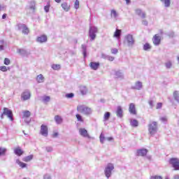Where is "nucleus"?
<instances>
[{"label":"nucleus","mask_w":179,"mask_h":179,"mask_svg":"<svg viewBox=\"0 0 179 179\" xmlns=\"http://www.w3.org/2000/svg\"><path fill=\"white\" fill-rule=\"evenodd\" d=\"M77 110L79 113L85 114V115H90V114H92V109L85 106H78Z\"/></svg>","instance_id":"nucleus-1"},{"label":"nucleus","mask_w":179,"mask_h":179,"mask_svg":"<svg viewBox=\"0 0 179 179\" xmlns=\"http://www.w3.org/2000/svg\"><path fill=\"white\" fill-rule=\"evenodd\" d=\"M148 132L150 135H155L157 132V122H152L148 124Z\"/></svg>","instance_id":"nucleus-2"},{"label":"nucleus","mask_w":179,"mask_h":179,"mask_svg":"<svg viewBox=\"0 0 179 179\" xmlns=\"http://www.w3.org/2000/svg\"><path fill=\"white\" fill-rule=\"evenodd\" d=\"M114 170V164L109 163L105 168V175L107 178H110L111 176V171Z\"/></svg>","instance_id":"nucleus-3"},{"label":"nucleus","mask_w":179,"mask_h":179,"mask_svg":"<svg viewBox=\"0 0 179 179\" xmlns=\"http://www.w3.org/2000/svg\"><path fill=\"white\" fill-rule=\"evenodd\" d=\"M169 164H171L172 167L175 171L179 170V159L178 158H171L169 159Z\"/></svg>","instance_id":"nucleus-4"},{"label":"nucleus","mask_w":179,"mask_h":179,"mask_svg":"<svg viewBox=\"0 0 179 179\" xmlns=\"http://www.w3.org/2000/svg\"><path fill=\"white\" fill-rule=\"evenodd\" d=\"M3 115H7L8 118L10 120V121H13V113L12 110H9L8 108H3V112L1 114V118H3Z\"/></svg>","instance_id":"nucleus-5"},{"label":"nucleus","mask_w":179,"mask_h":179,"mask_svg":"<svg viewBox=\"0 0 179 179\" xmlns=\"http://www.w3.org/2000/svg\"><path fill=\"white\" fill-rule=\"evenodd\" d=\"M97 31H99V30L97 29V27H91L90 28L89 36L91 38L90 39L91 41H93V40H94L96 38V33H97Z\"/></svg>","instance_id":"nucleus-6"},{"label":"nucleus","mask_w":179,"mask_h":179,"mask_svg":"<svg viewBox=\"0 0 179 179\" xmlns=\"http://www.w3.org/2000/svg\"><path fill=\"white\" fill-rule=\"evenodd\" d=\"M40 134L41 135H42V136H45V138H47V136H48V126L45 124H42L41 126Z\"/></svg>","instance_id":"nucleus-7"},{"label":"nucleus","mask_w":179,"mask_h":179,"mask_svg":"<svg viewBox=\"0 0 179 179\" xmlns=\"http://www.w3.org/2000/svg\"><path fill=\"white\" fill-rule=\"evenodd\" d=\"M162 41V38L159 34H155L152 38V43L154 45H159Z\"/></svg>","instance_id":"nucleus-8"},{"label":"nucleus","mask_w":179,"mask_h":179,"mask_svg":"<svg viewBox=\"0 0 179 179\" xmlns=\"http://www.w3.org/2000/svg\"><path fill=\"white\" fill-rule=\"evenodd\" d=\"M31 96V94H30V92L24 91L21 94V99H22V100H24V101H26V100H29V99H30Z\"/></svg>","instance_id":"nucleus-9"},{"label":"nucleus","mask_w":179,"mask_h":179,"mask_svg":"<svg viewBox=\"0 0 179 179\" xmlns=\"http://www.w3.org/2000/svg\"><path fill=\"white\" fill-rule=\"evenodd\" d=\"M129 111L133 115H136V108L135 107V103H131L129 104Z\"/></svg>","instance_id":"nucleus-10"},{"label":"nucleus","mask_w":179,"mask_h":179,"mask_svg":"<svg viewBox=\"0 0 179 179\" xmlns=\"http://www.w3.org/2000/svg\"><path fill=\"white\" fill-rule=\"evenodd\" d=\"M126 41L128 45H134V43H135V41L134 40V36H132V35L131 34H129L126 36Z\"/></svg>","instance_id":"nucleus-11"},{"label":"nucleus","mask_w":179,"mask_h":179,"mask_svg":"<svg viewBox=\"0 0 179 179\" xmlns=\"http://www.w3.org/2000/svg\"><path fill=\"white\" fill-rule=\"evenodd\" d=\"M79 134L81 136H84V138H90L89 133H87V130L84 128L79 129Z\"/></svg>","instance_id":"nucleus-12"},{"label":"nucleus","mask_w":179,"mask_h":179,"mask_svg":"<svg viewBox=\"0 0 179 179\" xmlns=\"http://www.w3.org/2000/svg\"><path fill=\"white\" fill-rule=\"evenodd\" d=\"M14 153L17 156L20 157L24 153V151H23V150H22V148L20 147H17V148H14Z\"/></svg>","instance_id":"nucleus-13"},{"label":"nucleus","mask_w":179,"mask_h":179,"mask_svg":"<svg viewBox=\"0 0 179 179\" xmlns=\"http://www.w3.org/2000/svg\"><path fill=\"white\" fill-rule=\"evenodd\" d=\"M18 29H22V33L24 34H29V28L26 26V24H19L18 25Z\"/></svg>","instance_id":"nucleus-14"},{"label":"nucleus","mask_w":179,"mask_h":179,"mask_svg":"<svg viewBox=\"0 0 179 179\" xmlns=\"http://www.w3.org/2000/svg\"><path fill=\"white\" fill-rule=\"evenodd\" d=\"M137 156H146L148 155V150L146 149H140L136 151Z\"/></svg>","instance_id":"nucleus-15"},{"label":"nucleus","mask_w":179,"mask_h":179,"mask_svg":"<svg viewBox=\"0 0 179 179\" xmlns=\"http://www.w3.org/2000/svg\"><path fill=\"white\" fill-rule=\"evenodd\" d=\"M136 15H138V16H141L142 19H145L146 17V13H143L142 10L137 8L135 10Z\"/></svg>","instance_id":"nucleus-16"},{"label":"nucleus","mask_w":179,"mask_h":179,"mask_svg":"<svg viewBox=\"0 0 179 179\" xmlns=\"http://www.w3.org/2000/svg\"><path fill=\"white\" fill-rule=\"evenodd\" d=\"M90 66L94 71H97V69H99V67L100 66V63H99V62H90Z\"/></svg>","instance_id":"nucleus-17"},{"label":"nucleus","mask_w":179,"mask_h":179,"mask_svg":"<svg viewBox=\"0 0 179 179\" xmlns=\"http://www.w3.org/2000/svg\"><path fill=\"white\" fill-rule=\"evenodd\" d=\"M38 43H45L47 42V36L45 35H41L36 38Z\"/></svg>","instance_id":"nucleus-18"},{"label":"nucleus","mask_w":179,"mask_h":179,"mask_svg":"<svg viewBox=\"0 0 179 179\" xmlns=\"http://www.w3.org/2000/svg\"><path fill=\"white\" fill-rule=\"evenodd\" d=\"M61 6L62 8V9H64V10H65V12H69L70 9H71V6H69L68 4V3H62L61 4Z\"/></svg>","instance_id":"nucleus-19"},{"label":"nucleus","mask_w":179,"mask_h":179,"mask_svg":"<svg viewBox=\"0 0 179 179\" xmlns=\"http://www.w3.org/2000/svg\"><path fill=\"white\" fill-rule=\"evenodd\" d=\"M122 108H121V106H118L116 111L117 117H120V118L122 117Z\"/></svg>","instance_id":"nucleus-20"},{"label":"nucleus","mask_w":179,"mask_h":179,"mask_svg":"<svg viewBox=\"0 0 179 179\" xmlns=\"http://www.w3.org/2000/svg\"><path fill=\"white\" fill-rule=\"evenodd\" d=\"M142 87V83L139 81L136 83V85L134 87H131V89L136 90H141V88Z\"/></svg>","instance_id":"nucleus-21"},{"label":"nucleus","mask_w":179,"mask_h":179,"mask_svg":"<svg viewBox=\"0 0 179 179\" xmlns=\"http://www.w3.org/2000/svg\"><path fill=\"white\" fill-rule=\"evenodd\" d=\"M33 155H28L27 157H24L22 160L23 162H25L26 163H28V162H31L33 160Z\"/></svg>","instance_id":"nucleus-22"},{"label":"nucleus","mask_w":179,"mask_h":179,"mask_svg":"<svg viewBox=\"0 0 179 179\" xmlns=\"http://www.w3.org/2000/svg\"><path fill=\"white\" fill-rule=\"evenodd\" d=\"M16 163L21 167V169H24L27 167V164L26 163L20 162V160L17 159Z\"/></svg>","instance_id":"nucleus-23"},{"label":"nucleus","mask_w":179,"mask_h":179,"mask_svg":"<svg viewBox=\"0 0 179 179\" xmlns=\"http://www.w3.org/2000/svg\"><path fill=\"white\" fill-rule=\"evenodd\" d=\"M121 36V29H116L113 34V37H115L116 38H120Z\"/></svg>","instance_id":"nucleus-24"},{"label":"nucleus","mask_w":179,"mask_h":179,"mask_svg":"<svg viewBox=\"0 0 179 179\" xmlns=\"http://www.w3.org/2000/svg\"><path fill=\"white\" fill-rule=\"evenodd\" d=\"M55 121L57 122V124H62V117L59 115H55Z\"/></svg>","instance_id":"nucleus-25"},{"label":"nucleus","mask_w":179,"mask_h":179,"mask_svg":"<svg viewBox=\"0 0 179 179\" xmlns=\"http://www.w3.org/2000/svg\"><path fill=\"white\" fill-rule=\"evenodd\" d=\"M36 80L38 83H43V82H44V77L42 74H40L37 76Z\"/></svg>","instance_id":"nucleus-26"},{"label":"nucleus","mask_w":179,"mask_h":179,"mask_svg":"<svg viewBox=\"0 0 179 179\" xmlns=\"http://www.w3.org/2000/svg\"><path fill=\"white\" fill-rule=\"evenodd\" d=\"M31 115V113L29 110H25L23 112L22 118H29Z\"/></svg>","instance_id":"nucleus-27"},{"label":"nucleus","mask_w":179,"mask_h":179,"mask_svg":"<svg viewBox=\"0 0 179 179\" xmlns=\"http://www.w3.org/2000/svg\"><path fill=\"white\" fill-rule=\"evenodd\" d=\"M152 48V45H150V43H146L145 44H144L143 45V50L144 51H149V50H150Z\"/></svg>","instance_id":"nucleus-28"},{"label":"nucleus","mask_w":179,"mask_h":179,"mask_svg":"<svg viewBox=\"0 0 179 179\" xmlns=\"http://www.w3.org/2000/svg\"><path fill=\"white\" fill-rule=\"evenodd\" d=\"M138 124L139 123L138 122V120H133L130 121V125L131 127H138Z\"/></svg>","instance_id":"nucleus-29"},{"label":"nucleus","mask_w":179,"mask_h":179,"mask_svg":"<svg viewBox=\"0 0 179 179\" xmlns=\"http://www.w3.org/2000/svg\"><path fill=\"white\" fill-rule=\"evenodd\" d=\"M173 97L175 100L179 103V92L178 91L173 92Z\"/></svg>","instance_id":"nucleus-30"},{"label":"nucleus","mask_w":179,"mask_h":179,"mask_svg":"<svg viewBox=\"0 0 179 179\" xmlns=\"http://www.w3.org/2000/svg\"><path fill=\"white\" fill-rule=\"evenodd\" d=\"M51 67L54 69V71H59V69H61L60 64H52Z\"/></svg>","instance_id":"nucleus-31"},{"label":"nucleus","mask_w":179,"mask_h":179,"mask_svg":"<svg viewBox=\"0 0 179 179\" xmlns=\"http://www.w3.org/2000/svg\"><path fill=\"white\" fill-rule=\"evenodd\" d=\"M110 115H111V113H110V112L105 113L103 115L104 121H108Z\"/></svg>","instance_id":"nucleus-32"},{"label":"nucleus","mask_w":179,"mask_h":179,"mask_svg":"<svg viewBox=\"0 0 179 179\" xmlns=\"http://www.w3.org/2000/svg\"><path fill=\"white\" fill-rule=\"evenodd\" d=\"M50 6H51V4H50V1H48L47 5L44 6V10L46 12V13L50 12Z\"/></svg>","instance_id":"nucleus-33"},{"label":"nucleus","mask_w":179,"mask_h":179,"mask_svg":"<svg viewBox=\"0 0 179 179\" xmlns=\"http://www.w3.org/2000/svg\"><path fill=\"white\" fill-rule=\"evenodd\" d=\"M6 153V148H0V157L4 156V155Z\"/></svg>","instance_id":"nucleus-34"},{"label":"nucleus","mask_w":179,"mask_h":179,"mask_svg":"<svg viewBox=\"0 0 179 179\" xmlns=\"http://www.w3.org/2000/svg\"><path fill=\"white\" fill-rule=\"evenodd\" d=\"M81 94H86L87 93V88L86 87H83L80 89Z\"/></svg>","instance_id":"nucleus-35"},{"label":"nucleus","mask_w":179,"mask_h":179,"mask_svg":"<svg viewBox=\"0 0 179 179\" xmlns=\"http://www.w3.org/2000/svg\"><path fill=\"white\" fill-rule=\"evenodd\" d=\"M50 100H51V98L48 96H45L43 98V103H48V101H50Z\"/></svg>","instance_id":"nucleus-36"},{"label":"nucleus","mask_w":179,"mask_h":179,"mask_svg":"<svg viewBox=\"0 0 179 179\" xmlns=\"http://www.w3.org/2000/svg\"><path fill=\"white\" fill-rule=\"evenodd\" d=\"M76 117L77 118V120L79 121L80 122H83V118H82V116L80 115L76 114Z\"/></svg>","instance_id":"nucleus-37"},{"label":"nucleus","mask_w":179,"mask_h":179,"mask_svg":"<svg viewBox=\"0 0 179 179\" xmlns=\"http://www.w3.org/2000/svg\"><path fill=\"white\" fill-rule=\"evenodd\" d=\"M100 142L104 143V141H106V137H104V134H101L99 136Z\"/></svg>","instance_id":"nucleus-38"},{"label":"nucleus","mask_w":179,"mask_h":179,"mask_svg":"<svg viewBox=\"0 0 179 179\" xmlns=\"http://www.w3.org/2000/svg\"><path fill=\"white\" fill-rule=\"evenodd\" d=\"M10 59L9 58L4 59V65H10Z\"/></svg>","instance_id":"nucleus-39"},{"label":"nucleus","mask_w":179,"mask_h":179,"mask_svg":"<svg viewBox=\"0 0 179 179\" xmlns=\"http://www.w3.org/2000/svg\"><path fill=\"white\" fill-rule=\"evenodd\" d=\"M171 1L170 0H164V5L166 8H169L170 6Z\"/></svg>","instance_id":"nucleus-40"},{"label":"nucleus","mask_w":179,"mask_h":179,"mask_svg":"<svg viewBox=\"0 0 179 179\" xmlns=\"http://www.w3.org/2000/svg\"><path fill=\"white\" fill-rule=\"evenodd\" d=\"M162 107H163V103H162L159 102V103H157V106H156L157 110H159V109L162 108Z\"/></svg>","instance_id":"nucleus-41"},{"label":"nucleus","mask_w":179,"mask_h":179,"mask_svg":"<svg viewBox=\"0 0 179 179\" xmlns=\"http://www.w3.org/2000/svg\"><path fill=\"white\" fill-rule=\"evenodd\" d=\"M74 7H75V9H79V1H78V0H76V1L74 3Z\"/></svg>","instance_id":"nucleus-42"},{"label":"nucleus","mask_w":179,"mask_h":179,"mask_svg":"<svg viewBox=\"0 0 179 179\" xmlns=\"http://www.w3.org/2000/svg\"><path fill=\"white\" fill-rule=\"evenodd\" d=\"M0 71H1L2 72H6V71H8V69L6 66H0Z\"/></svg>","instance_id":"nucleus-43"},{"label":"nucleus","mask_w":179,"mask_h":179,"mask_svg":"<svg viewBox=\"0 0 179 179\" xmlns=\"http://www.w3.org/2000/svg\"><path fill=\"white\" fill-rule=\"evenodd\" d=\"M75 95L73 93L66 94V99H72Z\"/></svg>","instance_id":"nucleus-44"},{"label":"nucleus","mask_w":179,"mask_h":179,"mask_svg":"<svg viewBox=\"0 0 179 179\" xmlns=\"http://www.w3.org/2000/svg\"><path fill=\"white\" fill-rule=\"evenodd\" d=\"M111 15L113 16V17H117V11H115V10H112Z\"/></svg>","instance_id":"nucleus-45"},{"label":"nucleus","mask_w":179,"mask_h":179,"mask_svg":"<svg viewBox=\"0 0 179 179\" xmlns=\"http://www.w3.org/2000/svg\"><path fill=\"white\" fill-rule=\"evenodd\" d=\"M150 179H163V178H162V176H151Z\"/></svg>","instance_id":"nucleus-46"},{"label":"nucleus","mask_w":179,"mask_h":179,"mask_svg":"<svg viewBox=\"0 0 179 179\" xmlns=\"http://www.w3.org/2000/svg\"><path fill=\"white\" fill-rule=\"evenodd\" d=\"M165 65H166V68H168V69L171 68V66H172L171 62H166Z\"/></svg>","instance_id":"nucleus-47"},{"label":"nucleus","mask_w":179,"mask_h":179,"mask_svg":"<svg viewBox=\"0 0 179 179\" xmlns=\"http://www.w3.org/2000/svg\"><path fill=\"white\" fill-rule=\"evenodd\" d=\"M148 104L150 106L151 108L155 106V103H153V101L150 100L148 101Z\"/></svg>","instance_id":"nucleus-48"},{"label":"nucleus","mask_w":179,"mask_h":179,"mask_svg":"<svg viewBox=\"0 0 179 179\" xmlns=\"http://www.w3.org/2000/svg\"><path fill=\"white\" fill-rule=\"evenodd\" d=\"M112 54H117L118 52V50L117 48L111 49Z\"/></svg>","instance_id":"nucleus-49"},{"label":"nucleus","mask_w":179,"mask_h":179,"mask_svg":"<svg viewBox=\"0 0 179 179\" xmlns=\"http://www.w3.org/2000/svg\"><path fill=\"white\" fill-rule=\"evenodd\" d=\"M107 59H108V61L113 62V61H114V57L108 56V57H107Z\"/></svg>","instance_id":"nucleus-50"},{"label":"nucleus","mask_w":179,"mask_h":179,"mask_svg":"<svg viewBox=\"0 0 179 179\" xmlns=\"http://www.w3.org/2000/svg\"><path fill=\"white\" fill-rule=\"evenodd\" d=\"M160 120L162 121V122H166V121H167V117H161Z\"/></svg>","instance_id":"nucleus-51"},{"label":"nucleus","mask_w":179,"mask_h":179,"mask_svg":"<svg viewBox=\"0 0 179 179\" xmlns=\"http://www.w3.org/2000/svg\"><path fill=\"white\" fill-rule=\"evenodd\" d=\"M58 136V132H54L52 134V138H57Z\"/></svg>","instance_id":"nucleus-52"},{"label":"nucleus","mask_w":179,"mask_h":179,"mask_svg":"<svg viewBox=\"0 0 179 179\" xmlns=\"http://www.w3.org/2000/svg\"><path fill=\"white\" fill-rule=\"evenodd\" d=\"M83 54L84 58H86V57H87L86 49H85V50H83Z\"/></svg>","instance_id":"nucleus-53"},{"label":"nucleus","mask_w":179,"mask_h":179,"mask_svg":"<svg viewBox=\"0 0 179 179\" xmlns=\"http://www.w3.org/2000/svg\"><path fill=\"white\" fill-rule=\"evenodd\" d=\"M8 16V15L6 13H4L3 15H2V19H6V17Z\"/></svg>","instance_id":"nucleus-54"},{"label":"nucleus","mask_w":179,"mask_h":179,"mask_svg":"<svg viewBox=\"0 0 179 179\" xmlns=\"http://www.w3.org/2000/svg\"><path fill=\"white\" fill-rule=\"evenodd\" d=\"M44 179H51V177L50 176H45Z\"/></svg>","instance_id":"nucleus-55"},{"label":"nucleus","mask_w":179,"mask_h":179,"mask_svg":"<svg viewBox=\"0 0 179 179\" xmlns=\"http://www.w3.org/2000/svg\"><path fill=\"white\" fill-rule=\"evenodd\" d=\"M125 1L127 5L131 3V0H125Z\"/></svg>","instance_id":"nucleus-56"},{"label":"nucleus","mask_w":179,"mask_h":179,"mask_svg":"<svg viewBox=\"0 0 179 179\" xmlns=\"http://www.w3.org/2000/svg\"><path fill=\"white\" fill-rule=\"evenodd\" d=\"M3 50V45H0V51H2Z\"/></svg>","instance_id":"nucleus-57"},{"label":"nucleus","mask_w":179,"mask_h":179,"mask_svg":"<svg viewBox=\"0 0 179 179\" xmlns=\"http://www.w3.org/2000/svg\"><path fill=\"white\" fill-rule=\"evenodd\" d=\"M113 137H108L107 138V141H113Z\"/></svg>","instance_id":"nucleus-58"},{"label":"nucleus","mask_w":179,"mask_h":179,"mask_svg":"<svg viewBox=\"0 0 179 179\" xmlns=\"http://www.w3.org/2000/svg\"><path fill=\"white\" fill-rule=\"evenodd\" d=\"M57 3H61V0H55Z\"/></svg>","instance_id":"nucleus-59"},{"label":"nucleus","mask_w":179,"mask_h":179,"mask_svg":"<svg viewBox=\"0 0 179 179\" xmlns=\"http://www.w3.org/2000/svg\"><path fill=\"white\" fill-rule=\"evenodd\" d=\"M174 178H175V179H179V176H178V175L175 176Z\"/></svg>","instance_id":"nucleus-60"},{"label":"nucleus","mask_w":179,"mask_h":179,"mask_svg":"<svg viewBox=\"0 0 179 179\" xmlns=\"http://www.w3.org/2000/svg\"><path fill=\"white\" fill-rule=\"evenodd\" d=\"M0 10H2V6L0 5Z\"/></svg>","instance_id":"nucleus-61"},{"label":"nucleus","mask_w":179,"mask_h":179,"mask_svg":"<svg viewBox=\"0 0 179 179\" xmlns=\"http://www.w3.org/2000/svg\"><path fill=\"white\" fill-rule=\"evenodd\" d=\"M165 179H169V178H166Z\"/></svg>","instance_id":"nucleus-62"},{"label":"nucleus","mask_w":179,"mask_h":179,"mask_svg":"<svg viewBox=\"0 0 179 179\" xmlns=\"http://www.w3.org/2000/svg\"><path fill=\"white\" fill-rule=\"evenodd\" d=\"M161 1H163V0H161Z\"/></svg>","instance_id":"nucleus-63"}]
</instances>
